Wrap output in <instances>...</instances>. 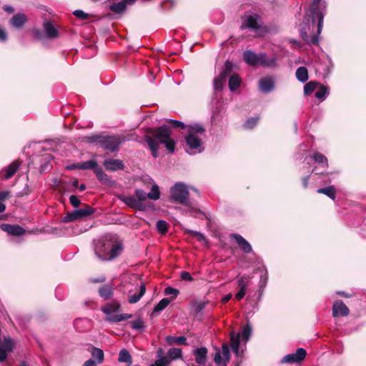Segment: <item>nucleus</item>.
<instances>
[{
  "label": "nucleus",
  "instance_id": "38",
  "mask_svg": "<svg viewBox=\"0 0 366 366\" xmlns=\"http://www.w3.org/2000/svg\"><path fill=\"white\" fill-rule=\"evenodd\" d=\"M160 192L159 187L157 184L152 186L151 192L147 193V197L152 200H157L159 199Z\"/></svg>",
  "mask_w": 366,
  "mask_h": 366
},
{
  "label": "nucleus",
  "instance_id": "23",
  "mask_svg": "<svg viewBox=\"0 0 366 366\" xmlns=\"http://www.w3.org/2000/svg\"><path fill=\"white\" fill-rule=\"evenodd\" d=\"M132 291V290H129L128 302L130 304H134L139 302L142 297L145 294L146 287L144 284H142L138 292H136L134 295H130Z\"/></svg>",
  "mask_w": 366,
  "mask_h": 366
},
{
  "label": "nucleus",
  "instance_id": "28",
  "mask_svg": "<svg viewBox=\"0 0 366 366\" xmlns=\"http://www.w3.org/2000/svg\"><path fill=\"white\" fill-rule=\"evenodd\" d=\"M118 360L120 362L125 363L126 366H130L132 364V357L129 351L126 349L120 350Z\"/></svg>",
  "mask_w": 366,
  "mask_h": 366
},
{
  "label": "nucleus",
  "instance_id": "8",
  "mask_svg": "<svg viewBox=\"0 0 366 366\" xmlns=\"http://www.w3.org/2000/svg\"><path fill=\"white\" fill-rule=\"evenodd\" d=\"M252 330V326L248 322L245 326L243 327L241 334L236 333L235 332H232L230 333V346L232 351L235 353L237 357H239L242 353L239 350L240 336L242 335V338L244 339L245 342H247L251 336Z\"/></svg>",
  "mask_w": 366,
  "mask_h": 366
},
{
  "label": "nucleus",
  "instance_id": "40",
  "mask_svg": "<svg viewBox=\"0 0 366 366\" xmlns=\"http://www.w3.org/2000/svg\"><path fill=\"white\" fill-rule=\"evenodd\" d=\"M170 301L167 298L162 299L154 308V312H159L165 309L169 304Z\"/></svg>",
  "mask_w": 366,
  "mask_h": 366
},
{
  "label": "nucleus",
  "instance_id": "48",
  "mask_svg": "<svg viewBox=\"0 0 366 366\" xmlns=\"http://www.w3.org/2000/svg\"><path fill=\"white\" fill-rule=\"evenodd\" d=\"M73 14L80 19H87L89 18V15L85 13L84 11H83L82 10H75L74 12H73Z\"/></svg>",
  "mask_w": 366,
  "mask_h": 366
},
{
  "label": "nucleus",
  "instance_id": "22",
  "mask_svg": "<svg viewBox=\"0 0 366 366\" xmlns=\"http://www.w3.org/2000/svg\"><path fill=\"white\" fill-rule=\"evenodd\" d=\"M46 36L49 39H55L59 36V31L51 21H46L43 25Z\"/></svg>",
  "mask_w": 366,
  "mask_h": 366
},
{
  "label": "nucleus",
  "instance_id": "20",
  "mask_svg": "<svg viewBox=\"0 0 366 366\" xmlns=\"http://www.w3.org/2000/svg\"><path fill=\"white\" fill-rule=\"evenodd\" d=\"M230 237L234 239L239 247L245 252L250 253L252 250L251 244L240 234H232Z\"/></svg>",
  "mask_w": 366,
  "mask_h": 366
},
{
  "label": "nucleus",
  "instance_id": "35",
  "mask_svg": "<svg viewBox=\"0 0 366 366\" xmlns=\"http://www.w3.org/2000/svg\"><path fill=\"white\" fill-rule=\"evenodd\" d=\"M167 341L168 344H177V345H186V338L184 336L181 337H167Z\"/></svg>",
  "mask_w": 366,
  "mask_h": 366
},
{
  "label": "nucleus",
  "instance_id": "60",
  "mask_svg": "<svg viewBox=\"0 0 366 366\" xmlns=\"http://www.w3.org/2000/svg\"><path fill=\"white\" fill-rule=\"evenodd\" d=\"M308 179H309V176L304 177L302 179L303 186L305 188H306L307 187Z\"/></svg>",
  "mask_w": 366,
  "mask_h": 366
},
{
  "label": "nucleus",
  "instance_id": "17",
  "mask_svg": "<svg viewBox=\"0 0 366 366\" xmlns=\"http://www.w3.org/2000/svg\"><path fill=\"white\" fill-rule=\"evenodd\" d=\"M194 360L196 363L200 366L206 365L207 360V350L204 347L197 348L193 351Z\"/></svg>",
  "mask_w": 366,
  "mask_h": 366
},
{
  "label": "nucleus",
  "instance_id": "53",
  "mask_svg": "<svg viewBox=\"0 0 366 366\" xmlns=\"http://www.w3.org/2000/svg\"><path fill=\"white\" fill-rule=\"evenodd\" d=\"M188 232H189L193 237H197L199 240H203L204 239V236L199 232L189 230Z\"/></svg>",
  "mask_w": 366,
  "mask_h": 366
},
{
  "label": "nucleus",
  "instance_id": "21",
  "mask_svg": "<svg viewBox=\"0 0 366 366\" xmlns=\"http://www.w3.org/2000/svg\"><path fill=\"white\" fill-rule=\"evenodd\" d=\"M136 0H123L117 3H113L110 5V10L117 14L122 13L127 5H132Z\"/></svg>",
  "mask_w": 366,
  "mask_h": 366
},
{
  "label": "nucleus",
  "instance_id": "46",
  "mask_svg": "<svg viewBox=\"0 0 366 366\" xmlns=\"http://www.w3.org/2000/svg\"><path fill=\"white\" fill-rule=\"evenodd\" d=\"M258 117H252L246 121L244 126L246 129H252L258 122Z\"/></svg>",
  "mask_w": 366,
  "mask_h": 366
},
{
  "label": "nucleus",
  "instance_id": "12",
  "mask_svg": "<svg viewBox=\"0 0 366 366\" xmlns=\"http://www.w3.org/2000/svg\"><path fill=\"white\" fill-rule=\"evenodd\" d=\"M231 71L232 64L227 61L219 75L214 78L213 81V86L215 91H220L223 88L227 78L230 74Z\"/></svg>",
  "mask_w": 366,
  "mask_h": 366
},
{
  "label": "nucleus",
  "instance_id": "61",
  "mask_svg": "<svg viewBox=\"0 0 366 366\" xmlns=\"http://www.w3.org/2000/svg\"><path fill=\"white\" fill-rule=\"evenodd\" d=\"M104 281H105V278L104 277L92 280L93 282H103Z\"/></svg>",
  "mask_w": 366,
  "mask_h": 366
},
{
  "label": "nucleus",
  "instance_id": "11",
  "mask_svg": "<svg viewBox=\"0 0 366 366\" xmlns=\"http://www.w3.org/2000/svg\"><path fill=\"white\" fill-rule=\"evenodd\" d=\"M242 28H247L257 33V35H260L262 31L259 17L255 14H247L244 16Z\"/></svg>",
  "mask_w": 366,
  "mask_h": 366
},
{
  "label": "nucleus",
  "instance_id": "50",
  "mask_svg": "<svg viewBox=\"0 0 366 366\" xmlns=\"http://www.w3.org/2000/svg\"><path fill=\"white\" fill-rule=\"evenodd\" d=\"M71 204L74 207H78L80 204V200L75 195H71L69 198Z\"/></svg>",
  "mask_w": 366,
  "mask_h": 366
},
{
  "label": "nucleus",
  "instance_id": "19",
  "mask_svg": "<svg viewBox=\"0 0 366 366\" xmlns=\"http://www.w3.org/2000/svg\"><path fill=\"white\" fill-rule=\"evenodd\" d=\"M103 165L107 170L111 172L120 170L124 168V164L119 159H107L104 160Z\"/></svg>",
  "mask_w": 366,
  "mask_h": 366
},
{
  "label": "nucleus",
  "instance_id": "42",
  "mask_svg": "<svg viewBox=\"0 0 366 366\" xmlns=\"http://www.w3.org/2000/svg\"><path fill=\"white\" fill-rule=\"evenodd\" d=\"M327 94V88L323 85H321L320 89L315 92V97L318 99L323 100L326 98Z\"/></svg>",
  "mask_w": 366,
  "mask_h": 366
},
{
  "label": "nucleus",
  "instance_id": "9",
  "mask_svg": "<svg viewBox=\"0 0 366 366\" xmlns=\"http://www.w3.org/2000/svg\"><path fill=\"white\" fill-rule=\"evenodd\" d=\"M127 140L123 136H103L99 138L98 143L102 149L114 152L118 151L120 144Z\"/></svg>",
  "mask_w": 366,
  "mask_h": 366
},
{
  "label": "nucleus",
  "instance_id": "34",
  "mask_svg": "<svg viewBox=\"0 0 366 366\" xmlns=\"http://www.w3.org/2000/svg\"><path fill=\"white\" fill-rule=\"evenodd\" d=\"M94 173L97 177V179L104 183H107L109 182V178L107 174H106L102 169L101 167H99L98 166L95 168L94 170Z\"/></svg>",
  "mask_w": 366,
  "mask_h": 366
},
{
  "label": "nucleus",
  "instance_id": "24",
  "mask_svg": "<svg viewBox=\"0 0 366 366\" xmlns=\"http://www.w3.org/2000/svg\"><path fill=\"white\" fill-rule=\"evenodd\" d=\"M259 89L264 93L270 92L274 88V82L269 77L262 79L259 83Z\"/></svg>",
  "mask_w": 366,
  "mask_h": 366
},
{
  "label": "nucleus",
  "instance_id": "5",
  "mask_svg": "<svg viewBox=\"0 0 366 366\" xmlns=\"http://www.w3.org/2000/svg\"><path fill=\"white\" fill-rule=\"evenodd\" d=\"M243 59L247 64L252 66L261 65L264 67H275L277 66L275 56L268 57L265 53L257 54L252 50H246L244 52Z\"/></svg>",
  "mask_w": 366,
  "mask_h": 366
},
{
  "label": "nucleus",
  "instance_id": "13",
  "mask_svg": "<svg viewBox=\"0 0 366 366\" xmlns=\"http://www.w3.org/2000/svg\"><path fill=\"white\" fill-rule=\"evenodd\" d=\"M214 360L217 366H227L229 360V347L227 344H223L222 352L217 350L214 355Z\"/></svg>",
  "mask_w": 366,
  "mask_h": 366
},
{
  "label": "nucleus",
  "instance_id": "58",
  "mask_svg": "<svg viewBox=\"0 0 366 366\" xmlns=\"http://www.w3.org/2000/svg\"><path fill=\"white\" fill-rule=\"evenodd\" d=\"M4 9L9 13H12L14 11V8L11 6H4Z\"/></svg>",
  "mask_w": 366,
  "mask_h": 366
},
{
  "label": "nucleus",
  "instance_id": "36",
  "mask_svg": "<svg viewBox=\"0 0 366 366\" xmlns=\"http://www.w3.org/2000/svg\"><path fill=\"white\" fill-rule=\"evenodd\" d=\"M318 193L324 194L330 198L335 199V190L334 187L330 186L325 188H320L317 190Z\"/></svg>",
  "mask_w": 366,
  "mask_h": 366
},
{
  "label": "nucleus",
  "instance_id": "27",
  "mask_svg": "<svg viewBox=\"0 0 366 366\" xmlns=\"http://www.w3.org/2000/svg\"><path fill=\"white\" fill-rule=\"evenodd\" d=\"M97 167V162L95 160H89L83 162L77 163L71 167V169H95Z\"/></svg>",
  "mask_w": 366,
  "mask_h": 366
},
{
  "label": "nucleus",
  "instance_id": "33",
  "mask_svg": "<svg viewBox=\"0 0 366 366\" xmlns=\"http://www.w3.org/2000/svg\"><path fill=\"white\" fill-rule=\"evenodd\" d=\"M162 350H158V359L151 366H168L170 360L167 357L161 355Z\"/></svg>",
  "mask_w": 366,
  "mask_h": 366
},
{
  "label": "nucleus",
  "instance_id": "49",
  "mask_svg": "<svg viewBox=\"0 0 366 366\" xmlns=\"http://www.w3.org/2000/svg\"><path fill=\"white\" fill-rule=\"evenodd\" d=\"M164 294L166 295H172L175 297L179 295V290L171 287H167L164 289Z\"/></svg>",
  "mask_w": 366,
  "mask_h": 366
},
{
  "label": "nucleus",
  "instance_id": "14",
  "mask_svg": "<svg viewBox=\"0 0 366 366\" xmlns=\"http://www.w3.org/2000/svg\"><path fill=\"white\" fill-rule=\"evenodd\" d=\"M306 350L303 348H298L295 352L285 355L281 360L282 363H298L306 357Z\"/></svg>",
  "mask_w": 366,
  "mask_h": 366
},
{
  "label": "nucleus",
  "instance_id": "54",
  "mask_svg": "<svg viewBox=\"0 0 366 366\" xmlns=\"http://www.w3.org/2000/svg\"><path fill=\"white\" fill-rule=\"evenodd\" d=\"M246 290H244V289H239V290L238 291V292L235 295V298L238 300L242 299L245 294H246Z\"/></svg>",
  "mask_w": 366,
  "mask_h": 366
},
{
  "label": "nucleus",
  "instance_id": "6",
  "mask_svg": "<svg viewBox=\"0 0 366 366\" xmlns=\"http://www.w3.org/2000/svg\"><path fill=\"white\" fill-rule=\"evenodd\" d=\"M121 305L117 301L107 303L102 307V311L106 315L105 320L111 323H116L127 320L132 317L130 314H118Z\"/></svg>",
  "mask_w": 366,
  "mask_h": 366
},
{
  "label": "nucleus",
  "instance_id": "63",
  "mask_svg": "<svg viewBox=\"0 0 366 366\" xmlns=\"http://www.w3.org/2000/svg\"><path fill=\"white\" fill-rule=\"evenodd\" d=\"M86 189V187L84 184H81L80 187H79V190L80 191H84V189Z\"/></svg>",
  "mask_w": 366,
  "mask_h": 366
},
{
  "label": "nucleus",
  "instance_id": "37",
  "mask_svg": "<svg viewBox=\"0 0 366 366\" xmlns=\"http://www.w3.org/2000/svg\"><path fill=\"white\" fill-rule=\"evenodd\" d=\"M249 280H250V277L247 275L238 277L237 282V285H238V287H239V289H244V290H247V287Z\"/></svg>",
  "mask_w": 366,
  "mask_h": 366
},
{
  "label": "nucleus",
  "instance_id": "15",
  "mask_svg": "<svg viewBox=\"0 0 366 366\" xmlns=\"http://www.w3.org/2000/svg\"><path fill=\"white\" fill-rule=\"evenodd\" d=\"M119 199L133 209H137L139 210H144L145 206L142 202H139V201L137 200L136 197L133 196H124L122 195L119 197Z\"/></svg>",
  "mask_w": 366,
  "mask_h": 366
},
{
  "label": "nucleus",
  "instance_id": "10",
  "mask_svg": "<svg viewBox=\"0 0 366 366\" xmlns=\"http://www.w3.org/2000/svg\"><path fill=\"white\" fill-rule=\"evenodd\" d=\"M94 211L95 209L87 204H85L81 208L74 209L70 212L66 213V214L63 217L62 222H70L74 220L81 219L84 217L92 214Z\"/></svg>",
  "mask_w": 366,
  "mask_h": 366
},
{
  "label": "nucleus",
  "instance_id": "1",
  "mask_svg": "<svg viewBox=\"0 0 366 366\" xmlns=\"http://www.w3.org/2000/svg\"><path fill=\"white\" fill-rule=\"evenodd\" d=\"M122 241L116 234H106L94 244L97 257L104 261H111L122 252Z\"/></svg>",
  "mask_w": 366,
  "mask_h": 366
},
{
  "label": "nucleus",
  "instance_id": "43",
  "mask_svg": "<svg viewBox=\"0 0 366 366\" xmlns=\"http://www.w3.org/2000/svg\"><path fill=\"white\" fill-rule=\"evenodd\" d=\"M157 229L158 232L161 234H164L168 230V224L164 220H159L157 221Z\"/></svg>",
  "mask_w": 366,
  "mask_h": 366
},
{
  "label": "nucleus",
  "instance_id": "52",
  "mask_svg": "<svg viewBox=\"0 0 366 366\" xmlns=\"http://www.w3.org/2000/svg\"><path fill=\"white\" fill-rule=\"evenodd\" d=\"M181 278L186 281H192L193 280L191 274L187 272H182Z\"/></svg>",
  "mask_w": 366,
  "mask_h": 366
},
{
  "label": "nucleus",
  "instance_id": "41",
  "mask_svg": "<svg viewBox=\"0 0 366 366\" xmlns=\"http://www.w3.org/2000/svg\"><path fill=\"white\" fill-rule=\"evenodd\" d=\"M92 355L94 359L97 360L98 363H102L104 360V352L101 349L94 348Z\"/></svg>",
  "mask_w": 366,
  "mask_h": 366
},
{
  "label": "nucleus",
  "instance_id": "56",
  "mask_svg": "<svg viewBox=\"0 0 366 366\" xmlns=\"http://www.w3.org/2000/svg\"><path fill=\"white\" fill-rule=\"evenodd\" d=\"M10 196V194L9 192H6V191H4V192H0V201H4L6 200L7 198H9V197Z\"/></svg>",
  "mask_w": 366,
  "mask_h": 366
},
{
  "label": "nucleus",
  "instance_id": "64",
  "mask_svg": "<svg viewBox=\"0 0 366 366\" xmlns=\"http://www.w3.org/2000/svg\"><path fill=\"white\" fill-rule=\"evenodd\" d=\"M337 294H338V295H342V296H345V297H348L347 295H346L345 294V292H337Z\"/></svg>",
  "mask_w": 366,
  "mask_h": 366
},
{
  "label": "nucleus",
  "instance_id": "32",
  "mask_svg": "<svg viewBox=\"0 0 366 366\" xmlns=\"http://www.w3.org/2000/svg\"><path fill=\"white\" fill-rule=\"evenodd\" d=\"M99 295L104 300H108L112 295L113 291L112 287L108 285H104L99 290Z\"/></svg>",
  "mask_w": 366,
  "mask_h": 366
},
{
  "label": "nucleus",
  "instance_id": "25",
  "mask_svg": "<svg viewBox=\"0 0 366 366\" xmlns=\"http://www.w3.org/2000/svg\"><path fill=\"white\" fill-rule=\"evenodd\" d=\"M19 168V163L17 161H14L11 163L8 167H5L4 172V179H8L13 177L14 174L18 171Z\"/></svg>",
  "mask_w": 366,
  "mask_h": 366
},
{
  "label": "nucleus",
  "instance_id": "4",
  "mask_svg": "<svg viewBox=\"0 0 366 366\" xmlns=\"http://www.w3.org/2000/svg\"><path fill=\"white\" fill-rule=\"evenodd\" d=\"M188 134L185 137L187 152L190 154H195L203 151L204 147L202 139L200 138L205 132L204 128L199 124H192L187 126Z\"/></svg>",
  "mask_w": 366,
  "mask_h": 366
},
{
  "label": "nucleus",
  "instance_id": "39",
  "mask_svg": "<svg viewBox=\"0 0 366 366\" xmlns=\"http://www.w3.org/2000/svg\"><path fill=\"white\" fill-rule=\"evenodd\" d=\"M318 84L315 81H310L304 86V94L309 95L312 94L317 87Z\"/></svg>",
  "mask_w": 366,
  "mask_h": 366
},
{
  "label": "nucleus",
  "instance_id": "18",
  "mask_svg": "<svg viewBox=\"0 0 366 366\" xmlns=\"http://www.w3.org/2000/svg\"><path fill=\"white\" fill-rule=\"evenodd\" d=\"M0 227L3 231L14 236H21L25 232L24 229L19 225L2 224L0 225Z\"/></svg>",
  "mask_w": 366,
  "mask_h": 366
},
{
  "label": "nucleus",
  "instance_id": "57",
  "mask_svg": "<svg viewBox=\"0 0 366 366\" xmlns=\"http://www.w3.org/2000/svg\"><path fill=\"white\" fill-rule=\"evenodd\" d=\"M83 366H97L94 360L93 359H90L86 361Z\"/></svg>",
  "mask_w": 366,
  "mask_h": 366
},
{
  "label": "nucleus",
  "instance_id": "30",
  "mask_svg": "<svg viewBox=\"0 0 366 366\" xmlns=\"http://www.w3.org/2000/svg\"><path fill=\"white\" fill-rule=\"evenodd\" d=\"M295 75L300 82L304 83L308 80V71L305 66H300L297 68Z\"/></svg>",
  "mask_w": 366,
  "mask_h": 366
},
{
  "label": "nucleus",
  "instance_id": "3",
  "mask_svg": "<svg viewBox=\"0 0 366 366\" xmlns=\"http://www.w3.org/2000/svg\"><path fill=\"white\" fill-rule=\"evenodd\" d=\"M322 6L325 8V2L321 3V0H313L312 5L311 7L310 12L312 16V26H314V24L316 19L318 20L317 34H308L305 28L306 26H302L300 29V35L302 38L307 44L310 45H316L318 44L319 41L318 35L320 34L322 31L324 19L323 12L320 11L319 9V7L322 6Z\"/></svg>",
  "mask_w": 366,
  "mask_h": 366
},
{
  "label": "nucleus",
  "instance_id": "59",
  "mask_svg": "<svg viewBox=\"0 0 366 366\" xmlns=\"http://www.w3.org/2000/svg\"><path fill=\"white\" fill-rule=\"evenodd\" d=\"M231 297H232V295L231 294H228L224 297H223L222 302L224 303H226V302H227L231 299Z\"/></svg>",
  "mask_w": 366,
  "mask_h": 366
},
{
  "label": "nucleus",
  "instance_id": "47",
  "mask_svg": "<svg viewBox=\"0 0 366 366\" xmlns=\"http://www.w3.org/2000/svg\"><path fill=\"white\" fill-rule=\"evenodd\" d=\"M144 327V322L141 319L136 320L132 322V327L134 330H141Z\"/></svg>",
  "mask_w": 366,
  "mask_h": 366
},
{
  "label": "nucleus",
  "instance_id": "26",
  "mask_svg": "<svg viewBox=\"0 0 366 366\" xmlns=\"http://www.w3.org/2000/svg\"><path fill=\"white\" fill-rule=\"evenodd\" d=\"M27 21L26 15L24 14H15L10 21L11 24L16 28L21 27Z\"/></svg>",
  "mask_w": 366,
  "mask_h": 366
},
{
  "label": "nucleus",
  "instance_id": "51",
  "mask_svg": "<svg viewBox=\"0 0 366 366\" xmlns=\"http://www.w3.org/2000/svg\"><path fill=\"white\" fill-rule=\"evenodd\" d=\"M167 122L172 123L173 124L174 127H180V128H184L186 126L184 124L183 122L174 120V119H169Z\"/></svg>",
  "mask_w": 366,
  "mask_h": 366
},
{
  "label": "nucleus",
  "instance_id": "2",
  "mask_svg": "<svg viewBox=\"0 0 366 366\" xmlns=\"http://www.w3.org/2000/svg\"><path fill=\"white\" fill-rule=\"evenodd\" d=\"M151 134L154 137L147 136L145 140L148 144L149 148L154 157L158 156L159 144L165 145L167 149L173 153L175 149V142L171 139V129L167 126H162L156 129H151Z\"/></svg>",
  "mask_w": 366,
  "mask_h": 366
},
{
  "label": "nucleus",
  "instance_id": "62",
  "mask_svg": "<svg viewBox=\"0 0 366 366\" xmlns=\"http://www.w3.org/2000/svg\"><path fill=\"white\" fill-rule=\"evenodd\" d=\"M6 209V206L4 205V204H3L1 201H0V212H4Z\"/></svg>",
  "mask_w": 366,
  "mask_h": 366
},
{
  "label": "nucleus",
  "instance_id": "55",
  "mask_svg": "<svg viewBox=\"0 0 366 366\" xmlns=\"http://www.w3.org/2000/svg\"><path fill=\"white\" fill-rule=\"evenodd\" d=\"M6 39L7 33L1 26H0V41H5Z\"/></svg>",
  "mask_w": 366,
  "mask_h": 366
},
{
  "label": "nucleus",
  "instance_id": "16",
  "mask_svg": "<svg viewBox=\"0 0 366 366\" xmlns=\"http://www.w3.org/2000/svg\"><path fill=\"white\" fill-rule=\"evenodd\" d=\"M332 313L334 317L347 316L349 309L342 300H337L333 303Z\"/></svg>",
  "mask_w": 366,
  "mask_h": 366
},
{
  "label": "nucleus",
  "instance_id": "7",
  "mask_svg": "<svg viewBox=\"0 0 366 366\" xmlns=\"http://www.w3.org/2000/svg\"><path fill=\"white\" fill-rule=\"evenodd\" d=\"M171 199L172 202L193 208L189 198L188 187L183 183H176L171 188Z\"/></svg>",
  "mask_w": 366,
  "mask_h": 366
},
{
  "label": "nucleus",
  "instance_id": "44",
  "mask_svg": "<svg viewBox=\"0 0 366 366\" xmlns=\"http://www.w3.org/2000/svg\"><path fill=\"white\" fill-rule=\"evenodd\" d=\"M312 158L315 161V162L318 164H325V165L327 166V159L322 154L315 153L313 155Z\"/></svg>",
  "mask_w": 366,
  "mask_h": 366
},
{
  "label": "nucleus",
  "instance_id": "29",
  "mask_svg": "<svg viewBox=\"0 0 366 366\" xmlns=\"http://www.w3.org/2000/svg\"><path fill=\"white\" fill-rule=\"evenodd\" d=\"M242 80L237 74H232L229 79V88L234 92L240 86Z\"/></svg>",
  "mask_w": 366,
  "mask_h": 366
},
{
  "label": "nucleus",
  "instance_id": "31",
  "mask_svg": "<svg viewBox=\"0 0 366 366\" xmlns=\"http://www.w3.org/2000/svg\"><path fill=\"white\" fill-rule=\"evenodd\" d=\"M182 351L179 348L173 347L168 350L167 358L170 360H174L182 357Z\"/></svg>",
  "mask_w": 366,
  "mask_h": 366
},
{
  "label": "nucleus",
  "instance_id": "45",
  "mask_svg": "<svg viewBox=\"0 0 366 366\" xmlns=\"http://www.w3.org/2000/svg\"><path fill=\"white\" fill-rule=\"evenodd\" d=\"M135 196L137 200L139 201V202H142V201L148 198L147 193H146L144 190L141 189L135 190Z\"/></svg>",
  "mask_w": 366,
  "mask_h": 366
}]
</instances>
